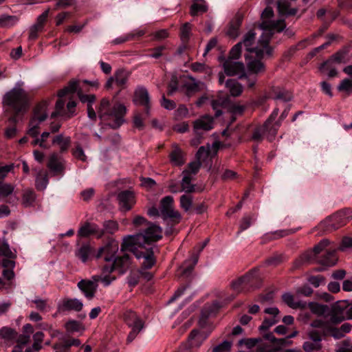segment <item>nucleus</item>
Returning a JSON list of instances; mask_svg holds the SVG:
<instances>
[{"mask_svg": "<svg viewBox=\"0 0 352 352\" xmlns=\"http://www.w3.org/2000/svg\"><path fill=\"white\" fill-rule=\"evenodd\" d=\"M330 242L327 239L321 241L314 248V256L323 266H333L338 261L336 250L328 248Z\"/></svg>", "mask_w": 352, "mask_h": 352, "instance_id": "obj_8", "label": "nucleus"}, {"mask_svg": "<svg viewBox=\"0 0 352 352\" xmlns=\"http://www.w3.org/2000/svg\"><path fill=\"white\" fill-rule=\"evenodd\" d=\"M278 322V320L274 318H265L262 322V324L259 327V331L261 332L267 331L271 327L274 325Z\"/></svg>", "mask_w": 352, "mask_h": 352, "instance_id": "obj_51", "label": "nucleus"}, {"mask_svg": "<svg viewBox=\"0 0 352 352\" xmlns=\"http://www.w3.org/2000/svg\"><path fill=\"white\" fill-rule=\"evenodd\" d=\"M65 327L67 331L71 333L78 332L83 329L82 324L75 320H69Z\"/></svg>", "mask_w": 352, "mask_h": 352, "instance_id": "obj_44", "label": "nucleus"}, {"mask_svg": "<svg viewBox=\"0 0 352 352\" xmlns=\"http://www.w3.org/2000/svg\"><path fill=\"white\" fill-rule=\"evenodd\" d=\"M201 164L202 162L197 160L190 162L188 164L187 168L183 171V174H184V175H196L199 171Z\"/></svg>", "mask_w": 352, "mask_h": 352, "instance_id": "obj_40", "label": "nucleus"}, {"mask_svg": "<svg viewBox=\"0 0 352 352\" xmlns=\"http://www.w3.org/2000/svg\"><path fill=\"white\" fill-rule=\"evenodd\" d=\"M180 206L184 211H188L192 207V197L187 195L180 197Z\"/></svg>", "mask_w": 352, "mask_h": 352, "instance_id": "obj_46", "label": "nucleus"}, {"mask_svg": "<svg viewBox=\"0 0 352 352\" xmlns=\"http://www.w3.org/2000/svg\"><path fill=\"white\" fill-rule=\"evenodd\" d=\"M142 273L140 271H131L128 276V283L130 287H135L140 281Z\"/></svg>", "mask_w": 352, "mask_h": 352, "instance_id": "obj_47", "label": "nucleus"}, {"mask_svg": "<svg viewBox=\"0 0 352 352\" xmlns=\"http://www.w3.org/2000/svg\"><path fill=\"white\" fill-rule=\"evenodd\" d=\"M83 307L82 302L77 298H66L63 301L62 305L60 307V309L64 311L74 310L76 311H80Z\"/></svg>", "mask_w": 352, "mask_h": 352, "instance_id": "obj_25", "label": "nucleus"}, {"mask_svg": "<svg viewBox=\"0 0 352 352\" xmlns=\"http://www.w3.org/2000/svg\"><path fill=\"white\" fill-rule=\"evenodd\" d=\"M331 309L333 316L342 320V322L345 320L352 319V300L337 301L332 305Z\"/></svg>", "mask_w": 352, "mask_h": 352, "instance_id": "obj_14", "label": "nucleus"}, {"mask_svg": "<svg viewBox=\"0 0 352 352\" xmlns=\"http://www.w3.org/2000/svg\"><path fill=\"white\" fill-rule=\"evenodd\" d=\"M210 153V148H206L204 146H201L199 148L197 153L196 158L198 161H205L209 156Z\"/></svg>", "mask_w": 352, "mask_h": 352, "instance_id": "obj_53", "label": "nucleus"}, {"mask_svg": "<svg viewBox=\"0 0 352 352\" xmlns=\"http://www.w3.org/2000/svg\"><path fill=\"white\" fill-rule=\"evenodd\" d=\"M104 229L98 225L86 222L78 230V234L82 237H88L91 235L101 238L105 232L113 234L118 228V223L111 220L106 221L103 224Z\"/></svg>", "mask_w": 352, "mask_h": 352, "instance_id": "obj_10", "label": "nucleus"}, {"mask_svg": "<svg viewBox=\"0 0 352 352\" xmlns=\"http://www.w3.org/2000/svg\"><path fill=\"white\" fill-rule=\"evenodd\" d=\"M256 270H252L238 279L233 280L232 287L236 291H242L248 288L257 287L259 283V278Z\"/></svg>", "mask_w": 352, "mask_h": 352, "instance_id": "obj_11", "label": "nucleus"}, {"mask_svg": "<svg viewBox=\"0 0 352 352\" xmlns=\"http://www.w3.org/2000/svg\"><path fill=\"white\" fill-rule=\"evenodd\" d=\"M289 6L290 3L286 0H278L277 1L278 10L283 15H285L288 11Z\"/></svg>", "mask_w": 352, "mask_h": 352, "instance_id": "obj_62", "label": "nucleus"}, {"mask_svg": "<svg viewBox=\"0 0 352 352\" xmlns=\"http://www.w3.org/2000/svg\"><path fill=\"white\" fill-rule=\"evenodd\" d=\"M243 44L242 42H239L234 45L230 51L229 59L230 60H237L241 57L242 52Z\"/></svg>", "mask_w": 352, "mask_h": 352, "instance_id": "obj_45", "label": "nucleus"}, {"mask_svg": "<svg viewBox=\"0 0 352 352\" xmlns=\"http://www.w3.org/2000/svg\"><path fill=\"white\" fill-rule=\"evenodd\" d=\"M170 160L176 166H182L184 164V157L180 148H176L170 153Z\"/></svg>", "mask_w": 352, "mask_h": 352, "instance_id": "obj_39", "label": "nucleus"}, {"mask_svg": "<svg viewBox=\"0 0 352 352\" xmlns=\"http://www.w3.org/2000/svg\"><path fill=\"white\" fill-rule=\"evenodd\" d=\"M191 25L189 23H184L180 28V38L184 43H188L190 37Z\"/></svg>", "mask_w": 352, "mask_h": 352, "instance_id": "obj_41", "label": "nucleus"}, {"mask_svg": "<svg viewBox=\"0 0 352 352\" xmlns=\"http://www.w3.org/2000/svg\"><path fill=\"white\" fill-rule=\"evenodd\" d=\"M16 332L9 327H3L0 329V337L3 339L12 340L16 336Z\"/></svg>", "mask_w": 352, "mask_h": 352, "instance_id": "obj_48", "label": "nucleus"}, {"mask_svg": "<svg viewBox=\"0 0 352 352\" xmlns=\"http://www.w3.org/2000/svg\"><path fill=\"white\" fill-rule=\"evenodd\" d=\"M325 317H329V318L327 320L316 319L311 322V326L313 328L320 329L323 331L324 338H327L330 337L333 330L332 324H339L342 323V320L333 316L331 310Z\"/></svg>", "mask_w": 352, "mask_h": 352, "instance_id": "obj_12", "label": "nucleus"}, {"mask_svg": "<svg viewBox=\"0 0 352 352\" xmlns=\"http://www.w3.org/2000/svg\"><path fill=\"white\" fill-rule=\"evenodd\" d=\"M47 117V114L44 111L43 108L40 106L37 105L34 111H33V116L30 121V125L31 127L28 130V134L33 137V138H37L38 135L39 134V124L44 120Z\"/></svg>", "mask_w": 352, "mask_h": 352, "instance_id": "obj_13", "label": "nucleus"}, {"mask_svg": "<svg viewBox=\"0 0 352 352\" xmlns=\"http://www.w3.org/2000/svg\"><path fill=\"white\" fill-rule=\"evenodd\" d=\"M308 307L312 313L319 316H324L327 313L328 314L331 311L328 305H321L314 302H310L308 304Z\"/></svg>", "mask_w": 352, "mask_h": 352, "instance_id": "obj_35", "label": "nucleus"}, {"mask_svg": "<svg viewBox=\"0 0 352 352\" xmlns=\"http://www.w3.org/2000/svg\"><path fill=\"white\" fill-rule=\"evenodd\" d=\"M49 183L48 174L41 170L36 177V187L38 190L42 191L47 188Z\"/></svg>", "mask_w": 352, "mask_h": 352, "instance_id": "obj_36", "label": "nucleus"}, {"mask_svg": "<svg viewBox=\"0 0 352 352\" xmlns=\"http://www.w3.org/2000/svg\"><path fill=\"white\" fill-rule=\"evenodd\" d=\"M223 67L225 74L228 76H233L240 74V78H247L245 67L241 62H232L230 60H226L223 64Z\"/></svg>", "mask_w": 352, "mask_h": 352, "instance_id": "obj_18", "label": "nucleus"}, {"mask_svg": "<svg viewBox=\"0 0 352 352\" xmlns=\"http://www.w3.org/2000/svg\"><path fill=\"white\" fill-rule=\"evenodd\" d=\"M48 168L56 174H60L63 173L64 167L60 162L58 156L56 153L51 155L48 164Z\"/></svg>", "mask_w": 352, "mask_h": 352, "instance_id": "obj_32", "label": "nucleus"}, {"mask_svg": "<svg viewBox=\"0 0 352 352\" xmlns=\"http://www.w3.org/2000/svg\"><path fill=\"white\" fill-rule=\"evenodd\" d=\"M256 39V33L254 30H249L243 36L242 44L246 47V50L249 52L254 48L251 46L254 43Z\"/></svg>", "mask_w": 352, "mask_h": 352, "instance_id": "obj_38", "label": "nucleus"}, {"mask_svg": "<svg viewBox=\"0 0 352 352\" xmlns=\"http://www.w3.org/2000/svg\"><path fill=\"white\" fill-rule=\"evenodd\" d=\"M350 216V208L342 209L321 221L319 224V228L325 232H333L346 225Z\"/></svg>", "mask_w": 352, "mask_h": 352, "instance_id": "obj_9", "label": "nucleus"}, {"mask_svg": "<svg viewBox=\"0 0 352 352\" xmlns=\"http://www.w3.org/2000/svg\"><path fill=\"white\" fill-rule=\"evenodd\" d=\"M302 349L305 352H314L315 351H318L322 349V344L306 341L303 343Z\"/></svg>", "mask_w": 352, "mask_h": 352, "instance_id": "obj_54", "label": "nucleus"}, {"mask_svg": "<svg viewBox=\"0 0 352 352\" xmlns=\"http://www.w3.org/2000/svg\"><path fill=\"white\" fill-rule=\"evenodd\" d=\"M179 81L176 75L171 76L170 80L168 85V96H172L178 89Z\"/></svg>", "mask_w": 352, "mask_h": 352, "instance_id": "obj_52", "label": "nucleus"}, {"mask_svg": "<svg viewBox=\"0 0 352 352\" xmlns=\"http://www.w3.org/2000/svg\"><path fill=\"white\" fill-rule=\"evenodd\" d=\"M270 96L274 99L285 102L290 101L292 98V94L289 91L279 87H273L270 91Z\"/></svg>", "mask_w": 352, "mask_h": 352, "instance_id": "obj_27", "label": "nucleus"}, {"mask_svg": "<svg viewBox=\"0 0 352 352\" xmlns=\"http://www.w3.org/2000/svg\"><path fill=\"white\" fill-rule=\"evenodd\" d=\"M119 205L122 211L130 210L135 204V197L133 191L124 190L118 195Z\"/></svg>", "mask_w": 352, "mask_h": 352, "instance_id": "obj_19", "label": "nucleus"}, {"mask_svg": "<svg viewBox=\"0 0 352 352\" xmlns=\"http://www.w3.org/2000/svg\"><path fill=\"white\" fill-rule=\"evenodd\" d=\"M213 118L209 115H204L196 120L193 123L195 132L199 133V131H208L213 128Z\"/></svg>", "mask_w": 352, "mask_h": 352, "instance_id": "obj_21", "label": "nucleus"}, {"mask_svg": "<svg viewBox=\"0 0 352 352\" xmlns=\"http://www.w3.org/2000/svg\"><path fill=\"white\" fill-rule=\"evenodd\" d=\"M192 177L188 175H185L182 180L181 190L184 191L186 193H192L196 191L201 192L203 189L196 188L195 185L191 184Z\"/></svg>", "mask_w": 352, "mask_h": 352, "instance_id": "obj_29", "label": "nucleus"}, {"mask_svg": "<svg viewBox=\"0 0 352 352\" xmlns=\"http://www.w3.org/2000/svg\"><path fill=\"white\" fill-rule=\"evenodd\" d=\"M135 256L138 259H143L141 265L144 270H150L156 263V258L153 247L146 248L142 245L138 251L135 252Z\"/></svg>", "mask_w": 352, "mask_h": 352, "instance_id": "obj_15", "label": "nucleus"}, {"mask_svg": "<svg viewBox=\"0 0 352 352\" xmlns=\"http://www.w3.org/2000/svg\"><path fill=\"white\" fill-rule=\"evenodd\" d=\"M337 325L332 324L333 330L330 334V336L336 340L342 338L346 333H349L351 330V325L349 323H344L340 328H338Z\"/></svg>", "mask_w": 352, "mask_h": 352, "instance_id": "obj_28", "label": "nucleus"}, {"mask_svg": "<svg viewBox=\"0 0 352 352\" xmlns=\"http://www.w3.org/2000/svg\"><path fill=\"white\" fill-rule=\"evenodd\" d=\"M130 73L124 69H118L113 75L115 83L122 90L126 87Z\"/></svg>", "mask_w": 352, "mask_h": 352, "instance_id": "obj_26", "label": "nucleus"}, {"mask_svg": "<svg viewBox=\"0 0 352 352\" xmlns=\"http://www.w3.org/2000/svg\"><path fill=\"white\" fill-rule=\"evenodd\" d=\"M76 0H57L56 3V9L66 8L69 6H76Z\"/></svg>", "mask_w": 352, "mask_h": 352, "instance_id": "obj_61", "label": "nucleus"}, {"mask_svg": "<svg viewBox=\"0 0 352 352\" xmlns=\"http://www.w3.org/2000/svg\"><path fill=\"white\" fill-rule=\"evenodd\" d=\"M3 104L9 121L16 124L19 116L26 111L28 99L25 91L21 88H13L4 95Z\"/></svg>", "mask_w": 352, "mask_h": 352, "instance_id": "obj_4", "label": "nucleus"}, {"mask_svg": "<svg viewBox=\"0 0 352 352\" xmlns=\"http://www.w3.org/2000/svg\"><path fill=\"white\" fill-rule=\"evenodd\" d=\"M133 225L137 233L135 235H129L123 239L121 244L122 252H131L135 256V252L138 251L142 244L149 245L158 241L162 237V228L144 217L135 216Z\"/></svg>", "mask_w": 352, "mask_h": 352, "instance_id": "obj_2", "label": "nucleus"}, {"mask_svg": "<svg viewBox=\"0 0 352 352\" xmlns=\"http://www.w3.org/2000/svg\"><path fill=\"white\" fill-rule=\"evenodd\" d=\"M348 53L349 49L346 47L338 50L320 65V69L322 70L323 68L329 69L331 67L334 63L340 64L344 63V59Z\"/></svg>", "mask_w": 352, "mask_h": 352, "instance_id": "obj_20", "label": "nucleus"}, {"mask_svg": "<svg viewBox=\"0 0 352 352\" xmlns=\"http://www.w3.org/2000/svg\"><path fill=\"white\" fill-rule=\"evenodd\" d=\"M274 16V11L273 9L267 6L264 10L262 12L261 15V19L262 20V23L264 21H272L271 19Z\"/></svg>", "mask_w": 352, "mask_h": 352, "instance_id": "obj_59", "label": "nucleus"}, {"mask_svg": "<svg viewBox=\"0 0 352 352\" xmlns=\"http://www.w3.org/2000/svg\"><path fill=\"white\" fill-rule=\"evenodd\" d=\"M118 250V245L113 243H108L98 250L89 243H82L76 250L75 256L83 263H87L94 258L103 259L107 263L103 267L104 272L111 273L118 271L120 274H123L129 269L132 258L128 254L116 256Z\"/></svg>", "mask_w": 352, "mask_h": 352, "instance_id": "obj_1", "label": "nucleus"}, {"mask_svg": "<svg viewBox=\"0 0 352 352\" xmlns=\"http://www.w3.org/2000/svg\"><path fill=\"white\" fill-rule=\"evenodd\" d=\"M279 127L280 124L278 122L270 127L267 126L264 123L263 125L259 126L254 129L252 133V139L254 141L260 142L263 140L264 135H268L269 138L272 140V139L276 135Z\"/></svg>", "mask_w": 352, "mask_h": 352, "instance_id": "obj_17", "label": "nucleus"}, {"mask_svg": "<svg viewBox=\"0 0 352 352\" xmlns=\"http://www.w3.org/2000/svg\"><path fill=\"white\" fill-rule=\"evenodd\" d=\"M133 102L143 107L142 111L135 113L133 118L134 126L139 130H142L144 127V120L150 117L151 107L147 89L142 87H138L135 91Z\"/></svg>", "mask_w": 352, "mask_h": 352, "instance_id": "obj_6", "label": "nucleus"}, {"mask_svg": "<svg viewBox=\"0 0 352 352\" xmlns=\"http://www.w3.org/2000/svg\"><path fill=\"white\" fill-rule=\"evenodd\" d=\"M199 260L198 254H192L190 258L186 261L182 266H181V275L186 279L191 278L193 270Z\"/></svg>", "mask_w": 352, "mask_h": 352, "instance_id": "obj_24", "label": "nucleus"}, {"mask_svg": "<svg viewBox=\"0 0 352 352\" xmlns=\"http://www.w3.org/2000/svg\"><path fill=\"white\" fill-rule=\"evenodd\" d=\"M207 11L208 6L204 0H192L190 11L192 16H197Z\"/></svg>", "mask_w": 352, "mask_h": 352, "instance_id": "obj_31", "label": "nucleus"}, {"mask_svg": "<svg viewBox=\"0 0 352 352\" xmlns=\"http://www.w3.org/2000/svg\"><path fill=\"white\" fill-rule=\"evenodd\" d=\"M232 347V342L225 340L222 343L214 346L212 352H230Z\"/></svg>", "mask_w": 352, "mask_h": 352, "instance_id": "obj_50", "label": "nucleus"}, {"mask_svg": "<svg viewBox=\"0 0 352 352\" xmlns=\"http://www.w3.org/2000/svg\"><path fill=\"white\" fill-rule=\"evenodd\" d=\"M261 28L265 31H269L270 34L266 36H272L274 32H283L286 28V24L283 20L277 21H264L261 23Z\"/></svg>", "mask_w": 352, "mask_h": 352, "instance_id": "obj_23", "label": "nucleus"}, {"mask_svg": "<svg viewBox=\"0 0 352 352\" xmlns=\"http://www.w3.org/2000/svg\"><path fill=\"white\" fill-rule=\"evenodd\" d=\"M18 21L16 16L2 15L0 16V27H11Z\"/></svg>", "mask_w": 352, "mask_h": 352, "instance_id": "obj_43", "label": "nucleus"}, {"mask_svg": "<svg viewBox=\"0 0 352 352\" xmlns=\"http://www.w3.org/2000/svg\"><path fill=\"white\" fill-rule=\"evenodd\" d=\"M98 285L90 280H81L78 283V287L88 299H92L97 290Z\"/></svg>", "mask_w": 352, "mask_h": 352, "instance_id": "obj_22", "label": "nucleus"}, {"mask_svg": "<svg viewBox=\"0 0 352 352\" xmlns=\"http://www.w3.org/2000/svg\"><path fill=\"white\" fill-rule=\"evenodd\" d=\"M124 320L129 327L144 325L143 320L133 311H127L124 315Z\"/></svg>", "mask_w": 352, "mask_h": 352, "instance_id": "obj_30", "label": "nucleus"}, {"mask_svg": "<svg viewBox=\"0 0 352 352\" xmlns=\"http://www.w3.org/2000/svg\"><path fill=\"white\" fill-rule=\"evenodd\" d=\"M50 133L45 131L41 134V138H36L34 141V144H38L39 146L44 148H49L50 146L46 143L47 139L50 137Z\"/></svg>", "mask_w": 352, "mask_h": 352, "instance_id": "obj_55", "label": "nucleus"}, {"mask_svg": "<svg viewBox=\"0 0 352 352\" xmlns=\"http://www.w3.org/2000/svg\"><path fill=\"white\" fill-rule=\"evenodd\" d=\"M14 169V164L2 166L0 164V179L3 181L8 173Z\"/></svg>", "mask_w": 352, "mask_h": 352, "instance_id": "obj_63", "label": "nucleus"}, {"mask_svg": "<svg viewBox=\"0 0 352 352\" xmlns=\"http://www.w3.org/2000/svg\"><path fill=\"white\" fill-rule=\"evenodd\" d=\"M126 107L120 103L111 106L110 100L104 98L100 100L98 108L100 118L113 129H118L124 122Z\"/></svg>", "mask_w": 352, "mask_h": 352, "instance_id": "obj_5", "label": "nucleus"}, {"mask_svg": "<svg viewBox=\"0 0 352 352\" xmlns=\"http://www.w3.org/2000/svg\"><path fill=\"white\" fill-rule=\"evenodd\" d=\"M263 338L276 346H283L287 344L286 338H276L272 332L265 333Z\"/></svg>", "mask_w": 352, "mask_h": 352, "instance_id": "obj_42", "label": "nucleus"}, {"mask_svg": "<svg viewBox=\"0 0 352 352\" xmlns=\"http://www.w3.org/2000/svg\"><path fill=\"white\" fill-rule=\"evenodd\" d=\"M338 89L339 91H352V81L349 78L344 79L338 85Z\"/></svg>", "mask_w": 352, "mask_h": 352, "instance_id": "obj_56", "label": "nucleus"}, {"mask_svg": "<svg viewBox=\"0 0 352 352\" xmlns=\"http://www.w3.org/2000/svg\"><path fill=\"white\" fill-rule=\"evenodd\" d=\"M221 304L215 300L212 304L206 305L201 309L198 322L200 329H192L188 336L189 347H199L209 336L213 327L209 318L215 316L221 309Z\"/></svg>", "mask_w": 352, "mask_h": 352, "instance_id": "obj_3", "label": "nucleus"}, {"mask_svg": "<svg viewBox=\"0 0 352 352\" xmlns=\"http://www.w3.org/2000/svg\"><path fill=\"white\" fill-rule=\"evenodd\" d=\"M271 36H265L263 34L258 40L259 47H254L250 53H254L256 58L259 59L271 58L274 54V47L270 45Z\"/></svg>", "mask_w": 352, "mask_h": 352, "instance_id": "obj_16", "label": "nucleus"}, {"mask_svg": "<svg viewBox=\"0 0 352 352\" xmlns=\"http://www.w3.org/2000/svg\"><path fill=\"white\" fill-rule=\"evenodd\" d=\"M258 58L250 60L248 63L249 71L254 74L263 73L265 71V65Z\"/></svg>", "mask_w": 352, "mask_h": 352, "instance_id": "obj_34", "label": "nucleus"}, {"mask_svg": "<svg viewBox=\"0 0 352 352\" xmlns=\"http://www.w3.org/2000/svg\"><path fill=\"white\" fill-rule=\"evenodd\" d=\"M35 199L36 195L32 190L26 191L23 196V202L28 206L32 205L34 202Z\"/></svg>", "mask_w": 352, "mask_h": 352, "instance_id": "obj_60", "label": "nucleus"}, {"mask_svg": "<svg viewBox=\"0 0 352 352\" xmlns=\"http://www.w3.org/2000/svg\"><path fill=\"white\" fill-rule=\"evenodd\" d=\"M225 85L232 96H239L243 91L242 85L235 79H228Z\"/></svg>", "mask_w": 352, "mask_h": 352, "instance_id": "obj_33", "label": "nucleus"}, {"mask_svg": "<svg viewBox=\"0 0 352 352\" xmlns=\"http://www.w3.org/2000/svg\"><path fill=\"white\" fill-rule=\"evenodd\" d=\"M312 288L308 285H304L302 287H300L297 289L296 293L298 294H301L305 296H309L313 294Z\"/></svg>", "mask_w": 352, "mask_h": 352, "instance_id": "obj_64", "label": "nucleus"}, {"mask_svg": "<svg viewBox=\"0 0 352 352\" xmlns=\"http://www.w3.org/2000/svg\"><path fill=\"white\" fill-rule=\"evenodd\" d=\"M283 300L292 309H298V308H305V304L298 301L295 302L294 296L289 293H285L282 296Z\"/></svg>", "mask_w": 352, "mask_h": 352, "instance_id": "obj_37", "label": "nucleus"}, {"mask_svg": "<svg viewBox=\"0 0 352 352\" xmlns=\"http://www.w3.org/2000/svg\"><path fill=\"white\" fill-rule=\"evenodd\" d=\"M173 198L171 196H166L160 201L161 216L170 226L166 230V234H173L175 232L174 226L179 223L182 218L180 213L173 208Z\"/></svg>", "mask_w": 352, "mask_h": 352, "instance_id": "obj_7", "label": "nucleus"}, {"mask_svg": "<svg viewBox=\"0 0 352 352\" xmlns=\"http://www.w3.org/2000/svg\"><path fill=\"white\" fill-rule=\"evenodd\" d=\"M144 328V325L139 324V326L132 327L131 331L129 332L127 338L126 342L128 344L131 343L138 336V334L140 332V331Z\"/></svg>", "mask_w": 352, "mask_h": 352, "instance_id": "obj_57", "label": "nucleus"}, {"mask_svg": "<svg viewBox=\"0 0 352 352\" xmlns=\"http://www.w3.org/2000/svg\"><path fill=\"white\" fill-rule=\"evenodd\" d=\"M309 338L314 342L320 344L322 339H325L323 336V331L319 330H311L308 333Z\"/></svg>", "mask_w": 352, "mask_h": 352, "instance_id": "obj_49", "label": "nucleus"}, {"mask_svg": "<svg viewBox=\"0 0 352 352\" xmlns=\"http://www.w3.org/2000/svg\"><path fill=\"white\" fill-rule=\"evenodd\" d=\"M325 278L323 276H310L308 278V281L315 287H319L321 284L324 283Z\"/></svg>", "mask_w": 352, "mask_h": 352, "instance_id": "obj_58", "label": "nucleus"}]
</instances>
